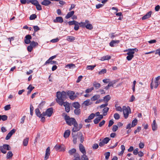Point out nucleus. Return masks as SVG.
I'll return each mask as SVG.
<instances>
[{
	"label": "nucleus",
	"mask_w": 160,
	"mask_h": 160,
	"mask_svg": "<svg viewBox=\"0 0 160 160\" xmlns=\"http://www.w3.org/2000/svg\"><path fill=\"white\" fill-rule=\"evenodd\" d=\"M56 97V102L59 105L62 106L63 103L65 102L64 101L67 98V93L64 91L61 92H57Z\"/></svg>",
	"instance_id": "f257e3e1"
},
{
	"label": "nucleus",
	"mask_w": 160,
	"mask_h": 160,
	"mask_svg": "<svg viewBox=\"0 0 160 160\" xmlns=\"http://www.w3.org/2000/svg\"><path fill=\"white\" fill-rule=\"evenodd\" d=\"M138 50L136 48L129 49L126 50L125 51H127L128 52L127 54L128 56L127 57V59L128 61H130L133 58V54L135 53V52H137Z\"/></svg>",
	"instance_id": "f03ea898"
},
{
	"label": "nucleus",
	"mask_w": 160,
	"mask_h": 160,
	"mask_svg": "<svg viewBox=\"0 0 160 160\" xmlns=\"http://www.w3.org/2000/svg\"><path fill=\"white\" fill-rule=\"evenodd\" d=\"M80 25V27L86 28L88 29L91 30L93 28L92 26L90 23L89 21L88 20H86L85 22H81Z\"/></svg>",
	"instance_id": "7ed1b4c3"
},
{
	"label": "nucleus",
	"mask_w": 160,
	"mask_h": 160,
	"mask_svg": "<svg viewBox=\"0 0 160 160\" xmlns=\"http://www.w3.org/2000/svg\"><path fill=\"white\" fill-rule=\"evenodd\" d=\"M65 119L67 123L69 126L73 125L76 121L74 118H70L67 115H66L64 116Z\"/></svg>",
	"instance_id": "20e7f679"
},
{
	"label": "nucleus",
	"mask_w": 160,
	"mask_h": 160,
	"mask_svg": "<svg viewBox=\"0 0 160 160\" xmlns=\"http://www.w3.org/2000/svg\"><path fill=\"white\" fill-rule=\"evenodd\" d=\"M122 109L124 117L126 119L128 118L129 113H131L130 108L128 106L126 107L123 106L122 107Z\"/></svg>",
	"instance_id": "39448f33"
},
{
	"label": "nucleus",
	"mask_w": 160,
	"mask_h": 160,
	"mask_svg": "<svg viewBox=\"0 0 160 160\" xmlns=\"http://www.w3.org/2000/svg\"><path fill=\"white\" fill-rule=\"evenodd\" d=\"M53 108H51L47 110L45 112L42 113V116H47L48 117H50L53 113Z\"/></svg>",
	"instance_id": "423d86ee"
},
{
	"label": "nucleus",
	"mask_w": 160,
	"mask_h": 160,
	"mask_svg": "<svg viewBox=\"0 0 160 160\" xmlns=\"http://www.w3.org/2000/svg\"><path fill=\"white\" fill-rule=\"evenodd\" d=\"M54 148L56 150H60V151L64 152L65 150V146L63 145H56L54 147Z\"/></svg>",
	"instance_id": "0eeeda50"
},
{
	"label": "nucleus",
	"mask_w": 160,
	"mask_h": 160,
	"mask_svg": "<svg viewBox=\"0 0 160 160\" xmlns=\"http://www.w3.org/2000/svg\"><path fill=\"white\" fill-rule=\"evenodd\" d=\"M32 39V37L30 35H27L25 38L24 42L27 44H28L31 42L30 40Z\"/></svg>",
	"instance_id": "6e6552de"
},
{
	"label": "nucleus",
	"mask_w": 160,
	"mask_h": 160,
	"mask_svg": "<svg viewBox=\"0 0 160 160\" xmlns=\"http://www.w3.org/2000/svg\"><path fill=\"white\" fill-rule=\"evenodd\" d=\"M152 80H152V82L151 84V88L152 89L154 86V88H156L158 86L159 83L158 81L155 80L154 84Z\"/></svg>",
	"instance_id": "1a4fd4ad"
},
{
	"label": "nucleus",
	"mask_w": 160,
	"mask_h": 160,
	"mask_svg": "<svg viewBox=\"0 0 160 160\" xmlns=\"http://www.w3.org/2000/svg\"><path fill=\"white\" fill-rule=\"evenodd\" d=\"M79 149L80 151L83 154H86V151L85 147L83 145L80 143L79 145Z\"/></svg>",
	"instance_id": "9d476101"
},
{
	"label": "nucleus",
	"mask_w": 160,
	"mask_h": 160,
	"mask_svg": "<svg viewBox=\"0 0 160 160\" xmlns=\"http://www.w3.org/2000/svg\"><path fill=\"white\" fill-rule=\"evenodd\" d=\"M74 126V127L72 130V132H76L79 131L78 123L76 122L72 125Z\"/></svg>",
	"instance_id": "9b49d317"
},
{
	"label": "nucleus",
	"mask_w": 160,
	"mask_h": 160,
	"mask_svg": "<svg viewBox=\"0 0 160 160\" xmlns=\"http://www.w3.org/2000/svg\"><path fill=\"white\" fill-rule=\"evenodd\" d=\"M62 105L65 107L66 111L67 112H69L70 110L69 103L67 102H65L63 103Z\"/></svg>",
	"instance_id": "f8f14e48"
},
{
	"label": "nucleus",
	"mask_w": 160,
	"mask_h": 160,
	"mask_svg": "<svg viewBox=\"0 0 160 160\" xmlns=\"http://www.w3.org/2000/svg\"><path fill=\"white\" fill-rule=\"evenodd\" d=\"M50 147H48L46 151V153L44 159L45 160H47L49 157L50 155Z\"/></svg>",
	"instance_id": "ddd939ff"
},
{
	"label": "nucleus",
	"mask_w": 160,
	"mask_h": 160,
	"mask_svg": "<svg viewBox=\"0 0 160 160\" xmlns=\"http://www.w3.org/2000/svg\"><path fill=\"white\" fill-rule=\"evenodd\" d=\"M152 13L151 11H150L148 12L142 18V20H145L149 18Z\"/></svg>",
	"instance_id": "4468645a"
},
{
	"label": "nucleus",
	"mask_w": 160,
	"mask_h": 160,
	"mask_svg": "<svg viewBox=\"0 0 160 160\" xmlns=\"http://www.w3.org/2000/svg\"><path fill=\"white\" fill-rule=\"evenodd\" d=\"M110 99L111 97L109 95H108L104 97L103 99H101V101H104V102H106V103H108V102Z\"/></svg>",
	"instance_id": "2eb2a0df"
},
{
	"label": "nucleus",
	"mask_w": 160,
	"mask_h": 160,
	"mask_svg": "<svg viewBox=\"0 0 160 160\" xmlns=\"http://www.w3.org/2000/svg\"><path fill=\"white\" fill-rule=\"evenodd\" d=\"M152 130L153 131H156L157 128V125L156 123V121L154 120L153 121L152 123Z\"/></svg>",
	"instance_id": "dca6fc26"
},
{
	"label": "nucleus",
	"mask_w": 160,
	"mask_h": 160,
	"mask_svg": "<svg viewBox=\"0 0 160 160\" xmlns=\"http://www.w3.org/2000/svg\"><path fill=\"white\" fill-rule=\"evenodd\" d=\"M34 88V87L32 86L31 84L29 85V86L27 88V89L29 90L27 92L28 95H29L31 93L32 91Z\"/></svg>",
	"instance_id": "f3484780"
},
{
	"label": "nucleus",
	"mask_w": 160,
	"mask_h": 160,
	"mask_svg": "<svg viewBox=\"0 0 160 160\" xmlns=\"http://www.w3.org/2000/svg\"><path fill=\"white\" fill-rule=\"evenodd\" d=\"M53 22H57L62 23L63 22V18L61 17H56V19L54 20Z\"/></svg>",
	"instance_id": "a211bd4d"
},
{
	"label": "nucleus",
	"mask_w": 160,
	"mask_h": 160,
	"mask_svg": "<svg viewBox=\"0 0 160 160\" xmlns=\"http://www.w3.org/2000/svg\"><path fill=\"white\" fill-rule=\"evenodd\" d=\"M119 42H120V41L118 40H112L110 43L109 45L110 46H111L112 47H114V44H118Z\"/></svg>",
	"instance_id": "6ab92c4d"
},
{
	"label": "nucleus",
	"mask_w": 160,
	"mask_h": 160,
	"mask_svg": "<svg viewBox=\"0 0 160 160\" xmlns=\"http://www.w3.org/2000/svg\"><path fill=\"white\" fill-rule=\"evenodd\" d=\"M72 105L73 107L76 109H79L80 107V105L78 102L73 103Z\"/></svg>",
	"instance_id": "aec40b11"
},
{
	"label": "nucleus",
	"mask_w": 160,
	"mask_h": 160,
	"mask_svg": "<svg viewBox=\"0 0 160 160\" xmlns=\"http://www.w3.org/2000/svg\"><path fill=\"white\" fill-rule=\"evenodd\" d=\"M74 13V11H72L69 12L66 16L65 18L66 19L69 18L73 15Z\"/></svg>",
	"instance_id": "412c9836"
},
{
	"label": "nucleus",
	"mask_w": 160,
	"mask_h": 160,
	"mask_svg": "<svg viewBox=\"0 0 160 160\" xmlns=\"http://www.w3.org/2000/svg\"><path fill=\"white\" fill-rule=\"evenodd\" d=\"M70 131L69 130H66L64 133V137L65 138H67L70 135Z\"/></svg>",
	"instance_id": "4be33fe9"
},
{
	"label": "nucleus",
	"mask_w": 160,
	"mask_h": 160,
	"mask_svg": "<svg viewBox=\"0 0 160 160\" xmlns=\"http://www.w3.org/2000/svg\"><path fill=\"white\" fill-rule=\"evenodd\" d=\"M51 3V1L49 0H47L45 1H43L41 2V4L42 5L45 6H48Z\"/></svg>",
	"instance_id": "5701e85b"
},
{
	"label": "nucleus",
	"mask_w": 160,
	"mask_h": 160,
	"mask_svg": "<svg viewBox=\"0 0 160 160\" xmlns=\"http://www.w3.org/2000/svg\"><path fill=\"white\" fill-rule=\"evenodd\" d=\"M93 86L95 87L96 89H98L100 87L101 84L99 83H97L96 82H94L93 83Z\"/></svg>",
	"instance_id": "b1692460"
},
{
	"label": "nucleus",
	"mask_w": 160,
	"mask_h": 160,
	"mask_svg": "<svg viewBox=\"0 0 160 160\" xmlns=\"http://www.w3.org/2000/svg\"><path fill=\"white\" fill-rule=\"evenodd\" d=\"M100 98L99 95H95L91 98V100L92 101H94Z\"/></svg>",
	"instance_id": "393cba45"
},
{
	"label": "nucleus",
	"mask_w": 160,
	"mask_h": 160,
	"mask_svg": "<svg viewBox=\"0 0 160 160\" xmlns=\"http://www.w3.org/2000/svg\"><path fill=\"white\" fill-rule=\"evenodd\" d=\"M35 113L37 116L39 117L42 116V113L41 114V112L38 108H37L35 109Z\"/></svg>",
	"instance_id": "a878e982"
},
{
	"label": "nucleus",
	"mask_w": 160,
	"mask_h": 160,
	"mask_svg": "<svg viewBox=\"0 0 160 160\" xmlns=\"http://www.w3.org/2000/svg\"><path fill=\"white\" fill-rule=\"evenodd\" d=\"M75 37L73 36H68L67 37V40L69 42H72L75 40Z\"/></svg>",
	"instance_id": "bb28decb"
},
{
	"label": "nucleus",
	"mask_w": 160,
	"mask_h": 160,
	"mask_svg": "<svg viewBox=\"0 0 160 160\" xmlns=\"http://www.w3.org/2000/svg\"><path fill=\"white\" fill-rule=\"evenodd\" d=\"M90 99H87L84 102L83 104L86 106H88L92 104V103L90 102Z\"/></svg>",
	"instance_id": "cd10ccee"
},
{
	"label": "nucleus",
	"mask_w": 160,
	"mask_h": 160,
	"mask_svg": "<svg viewBox=\"0 0 160 160\" xmlns=\"http://www.w3.org/2000/svg\"><path fill=\"white\" fill-rule=\"evenodd\" d=\"M109 109V108L108 107L105 108L103 109L102 112L103 116H105L107 114V112H108Z\"/></svg>",
	"instance_id": "c85d7f7f"
},
{
	"label": "nucleus",
	"mask_w": 160,
	"mask_h": 160,
	"mask_svg": "<svg viewBox=\"0 0 160 160\" xmlns=\"http://www.w3.org/2000/svg\"><path fill=\"white\" fill-rule=\"evenodd\" d=\"M8 117L6 115H0V121L2 120L3 121L7 120Z\"/></svg>",
	"instance_id": "c756f323"
},
{
	"label": "nucleus",
	"mask_w": 160,
	"mask_h": 160,
	"mask_svg": "<svg viewBox=\"0 0 160 160\" xmlns=\"http://www.w3.org/2000/svg\"><path fill=\"white\" fill-rule=\"evenodd\" d=\"M67 96L68 95L69 96V98L71 96H72L73 95L75 94V93L74 92L71 91H68L67 92Z\"/></svg>",
	"instance_id": "7c9ffc66"
},
{
	"label": "nucleus",
	"mask_w": 160,
	"mask_h": 160,
	"mask_svg": "<svg viewBox=\"0 0 160 160\" xmlns=\"http://www.w3.org/2000/svg\"><path fill=\"white\" fill-rule=\"evenodd\" d=\"M111 58V57L108 55L103 56L101 58V60L104 61L105 60H108Z\"/></svg>",
	"instance_id": "2f4dec72"
},
{
	"label": "nucleus",
	"mask_w": 160,
	"mask_h": 160,
	"mask_svg": "<svg viewBox=\"0 0 160 160\" xmlns=\"http://www.w3.org/2000/svg\"><path fill=\"white\" fill-rule=\"evenodd\" d=\"M79 136L80 137V142L81 143H82L84 140V137L82 134L81 132H79Z\"/></svg>",
	"instance_id": "473e14b6"
},
{
	"label": "nucleus",
	"mask_w": 160,
	"mask_h": 160,
	"mask_svg": "<svg viewBox=\"0 0 160 160\" xmlns=\"http://www.w3.org/2000/svg\"><path fill=\"white\" fill-rule=\"evenodd\" d=\"M138 120L135 119L133 120L132 122V127H135L137 123Z\"/></svg>",
	"instance_id": "72a5a7b5"
},
{
	"label": "nucleus",
	"mask_w": 160,
	"mask_h": 160,
	"mask_svg": "<svg viewBox=\"0 0 160 160\" xmlns=\"http://www.w3.org/2000/svg\"><path fill=\"white\" fill-rule=\"evenodd\" d=\"M28 138H26L24 140L23 142V143L24 146H26L27 145L28 143Z\"/></svg>",
	"instance_id": "f704fd0d"
},
{
	"label": "nucleus",
	"mask_w": 160,
	"mask_h": 160,
	"mask_svg": "<svg viewBox=\"0 0 160 160\" xmlns=\"http://www.w3.org/2000/svg\"><path fill=\"white\" fill-rule=\"evenodd\" d=\"M115 109L116 111H120L121 112H122V109L121 107L118 106V105L117 104L115 105Z\"/></svg>",
	"instance_id": "c9c22d12"
},
{
	"label": "nucleus",
	"mask_w": 160,
	"mask_h": 160,
	"mask_svg": "<svg viewBox=\"0 0 160 160\" xmlns=\"http://www.w3.org/2000/svg\"><path fill=\"white\" fill-rule=\"evenodd\" d=\"M76 152V150L75 148H73L70 150L68 151V153L70 155H72L73 153H75Z\"/></svg>",
	"instance_id": "e433bc0d"
},
{
	"label": "nucleus",
	"mask_w": 160,
	"mask_h": 160,
	"mask_svg": "<svg viewBox=\"0 0 160 160\" xmlns=\"http://www.w3.org/2000/svg\"><path fill=\"white\" fill-rule=\"evenodd\" d=\"M80 22L79 23L78 22V23L75 24L74 27V29L75 30L77 31L78 30L79 28V25L80 26Z\"/></svg>",
	"instance_id": "4c0bfd02"
},
{
	"label": "nucleus",
	"mask_w": 160,
	"mask_h": 160,
	"mask_svg": "<svg viewBox=\"0 0 160 160\" xmlns=\"http://www.w3.org/2000/svg\"><path fill=\"white\" fill-rule=\"evenodd\" d=\"M13 156V154L11 151H10L8 152L7 154V158L8 159L9 158H11Z\"/></svg>",
	"instance_id": "58836bf2"
},
{
	"label": "nucleus",
	"mask_w": 160,
	"mask_h": 160,
	"mask_svg": "<svg viewBox=\"0 0 160 160\" xmlns=\"http://www.w3.org/2000/svg\"><path fill=\"white\" fill-rule=\"evenodd\" d=\"M80 109H76L74 110V113L75 114L79 115L80 112Z\"/></svg>",
	"instance_id": "ea45409f"
},
{
	"label": "nucleus",
	"mask_w": 160,
	"mask_h": 160,
	"mask_svg": "<svg viewBox=\"0 0 160 160\" xmlns=\"http://www.w3.org/2000/svg\"><path fill=\"white\" fill-rule=\"evenodd\" d=\"M117 82L116 80L112 81L110 82L108 84V86H109L110 87L111 86H113V84L116 83V82Z\"/></svg>",
	"instance_id": "a19ab883"
},
{
	"label": "nucleus",
	"mask_w": 160,
	"mask_h": 160,
	"mask_svg": "<svg viewBox=\"0 0 160 160\" xmlns=\"http://www.w3.org/2000/svg\"><path fill=\"white\" fill-rule=\"evenodd\" d=\"M68 23L69 25H75L76 23H78V22L73 20L72 21L68 22Z\"/></svg>",
	"instance_id": "79ce46f5"
},
{
	"label": "nucleus",
	"mask_w": 160,
	"mask_h": 160,
	"mask_svg": "<svg viewBox=\"0 0 160 160\" xmlns=\"http://www.w3.org/2000/svg\"><path fill=\"white\" fill-rule=\"evenodd\" d=\"M30 43V45L33 48L38 45V43L37 42H36L34 41H32Z\"/></svg>",
	"instance_id": "37998d69"
},
{
	"label": "nucleus",
	"mask_w": 160,
	"mask_h": 160,
	"mask_svg": "<svg viewBox=\"0 0 160 160\" xmlns=\"http://www.w3.org/2000/svg\"><path fill=\"white\" fill-rule=\"evenodd\" d=\"M96 67V65H88L87 66V69L92 70Z\"/></svg>",
	"instance_id": "c03bdc74"
},
{
	"label": "nucleus",
	"mask_w": 160,
	"mask_h": 160,
	"mask_svg": "<svg viewBox=\"0 0 160 160\" xmlns=\"http://www.w3.org/2000/svg\"><path fill=\"white\" fill-rule=\"evenodd\" d=\"M74 157L75 158V160H81L80 155L78 153H76Z\"/></svg>",
	"instance_id": "a18cd8bd"
},
{
	"label": "nucleus",
	"mask_w": 160,
	"mask_h": 160,
	"mask_svg": "<svg viewBox=\"0 0 160 160\" xmlns=\"http://www.w3.org/2000/svg\"><path fill=\"white\" fill-rule=\"evenodd\" d=\"M86 154H83L81 157L82 160H88V157L86 155Z\"/></svg>",
	"instance_id": "49530a36"
},
{
	"label": "nucleus",
	"mask_w": 160,
	"mask_h": 160,
	"mask_svg": "<svg viewBox=\"0 0 160 160\" xmlns=\"http://www.w3.org/2000/svg\"><path fill=\"white\" fill-rule=\"evenodd\" d=\"M109 140L110 139L106 137L102 141L105 144L109 142Z\"/></svg>",
	"instance_id": "de8ad7c7"
},
{
	"label": "nucleus",
	"mask_w": 160,
	"mask_h": 160,
	"mask_svg": "<svg viewBox=\"0 0 160 160\" xmlns=\"http://www.w3.org/2000/svg\"><path fill=\"white\" fill-rule=\"evenodd\" d=\"M114 117L115 119L118 120L120 118V115L118 113H115L114 115Z\"/></svg>",
	"instance_id": "09e8293b"
},
{
	"label": "nucleus",
	"mask_w": 160,
	"mask_h": 160,
	"mask_svg": "<svg viewBox=\"0 0 160 160\" xmlns=\"http://www.w3.org/2000/svg\"><path fill=\"white\" fill-rule=\"evenodd\" d=\"M110 152H107L105 153V159L106 160L108 159L109 158L110 156Z\"/></svg>",
	"instance_id": "8fccbe9b"
},
{
	"label": "nucleus",
	"mask_w": 160,
	"mask_h": 160,
	"mask_svg": "<svg viewBox=\"0 0 160 160\" xmlns=\"http://www.w3.org/2000/svg\"><path fill=\"white\" fill-rule=\"evenodd\" d=\"M37 18V16L35 14H33L31 15L29 18L30 20H33Z\"/></svg>",
	"instance_id": "3c124183"
},
{
	"label": "nucleus",
	"mask_w": 160,
	"mask_h": 160,
	"mask_svg": "<svg viewBox=\"0 0 160 160\" xmlns=\"http://www.w3.org/2000/svg\"><path fill=\"white\" fill-rule=\"evenodd\" d=\"M118 127L116 125H114L113 126L112 130L113 132H115L118 130Z\"/></svg>",
	"instance_id": "603ef678"
},
{
	"label": "nucleus",
	"mask_w": 160,
	"mask_h": 160,
	"mask_svg": "<svg viewBox=\"0 0 160 160\" xmlns=\"http://www.w3.org/2000/svg\"><path fill=\"white\" fill-rule=\"evenodd\" d=\"M106 70L105 69H102L101 71H99L98 72V74H104V73H106Z\"/></svg>",
	"instance_id": "864d4df0"
},
{
	"label": "nucleus",
	"mask_w": 160,
	"mask_h": 160,
	"mask_svg": "<svg viewBox=\"0 0 160 160\" xmlns=\"http://www.w3.org/2000/svg\"><path fill=\"white\" fill-rule=\"evenodd\" d=\"M36 7L37 9L38 10H42V8L41 6L39 4V3H38L37 5L35 6Z\"/></svg>",
	"instance_id": "5fc2aeb1"
},
{
	"label": "nucleus",
	"mask_w": 160,
	"mask_h": 160,
	"mask_svg": "<svg viewBox=\"0 0 160 160\" xmlns=\"http://www.w3.org/2000/svg\"><path fill=\"white\" fill-rule=\"evenodd\" d=\"M100 121V120L97 117L93 120V122L95 124H98Z\"/></svg>",
	"instance_id": "6e6d98bb"
},
{
	"label": "nucleus",
	"mask_w": 160,
	"mask_h": 160,
	"mask_svg": "<svg viewBox=\"0 0 160 160\" xmlns=\"http://www.w3.org/2000/svg\"><path fill=\"white\" fill-rule=\"evenodd\" d=\"M95 116V114L93 113H92L88 117V118L91 120Z\"/></svg>",
	"instance_id": "4d7b16f0"
},
{
	"label": "nucleus",
	"mask_w": 160,
	"mask_h": 160,
	"mask_svg": "<svg viewBox=\"0 0 160 160\" xmlns=\"http://www.w3.org/2000/svg\"><path fill=\"white\" fill-rule=\"evenodd\" d=\"M11 107L10 104L6 105L4 107V110L6 111L10 109Z\"/></svg>",
	"instance_id": "13d9d810"
},
{
	"label": "nucleus",
	"mask_w": 160,
	"mask_h": 160,
	"mask_svg": "<svg viewBox=\"0 0 160 160\" xmlns=\"http://www.w3.org/2000/svg\"><path fill=\"white\" fill-rule=\"evenodd\" d=\"M35 32H37L40 30L39 27L37 26H34L33 27Z\"/></svg>",
	"instance_id": "bf43d9fd"
},
{
	"label": "nucleus",
	"mask_w": 160,
	"mask_h": 160,
	"mask_svg": "<svg viewBox=\"0 0 160 160\" xmlns=\"http://www.w3.org/2000/svg\"><path fill=\"white\" fill-rule=\"evenodd\" d=\"M45 103V102H42L39 104V105L38 106V108H42V107H43V106L44 105Z\"/></svg>",
	"instance_id": "052dcab7"
},
{
	"label": "nucleus",
	"mask_w": 160,
	"mask_h": 160,
	"mask_svg": "<svg viewBox=\"0 0 160 160\" xmlns=\"http://www.w3.org/2000/svg\"><path fill=\"white\" fill-rule=\"evenodd\" d=\"M105 122V121L104 120L102 121L99 124V126L100 127H102L103 125Z\"/></svg>",
	"instance_id": "680f3d73"
},
{
	"label": "nucleus",
	"mask_w": 160,
	"mask_h": 160,
	"mask_svg": "<svg viewBox=\"0 0 160 160\" xmlns=\"http://www.w3.org/2000/svg\"><path fill=\"white\" fill-rule=\"evenodd\" d=\"M93 89V88H90L87 89L85 91L86 93H88L91 92Z\"/></svg>",
	"instance_id": "e2e57ef3"
},
{
	"label": "nucleus",
	"mask_w": 160,
	"mask_h": 160,
	"mask_svg": "<svg viewBox=\"0 0 160 160\" xmlns=\"http://www.w3.org/2000/svg\"><path fill=\"white\" fill-rule=\"evenodd\" d=\"M66 66L69 67V68L72 67L75 68V64H68Z\"/></svg>",
	"instance_id": "0e129e2a"
},
{
	"label": "nucleus",
	"mask_w": 160,
	"mask_h": 160,
	"mask_svg": "<svg viewBox=\"0 0 160 160\" xmlns=\"http://www.w3.org/2000/svg\"><path fill=\"white\" fill-rule=\"evenodd\" d=\"M76 95H75V94L72 95L69 98L71 100H74L76 98Z\"/></svg>",
	"instance_id": "69168bd1"
},
{
	"label": "nucleus",
	"mask_w": 160,
	"mask_h": 160,
	"mask_svg": "<svg viewBox=\"0 0 160 160\" xmlns=\"http://www.w3.org/2000/svg\"><path fill=\"white\" fill-rule=\"evenodd\" d=\"M33 47L31 46L30 45L28 46L27 47V50L29 52H31L32 49Z\"/></svg>",
	"instance_id": "338daca9"
},
{
	"label": "nucleus",
	"mask_w": 160,
	"mask_h": 160,
	"mask_svg": "<svg viewBox=\"0 0 160 160\" xmlns=\"http://www.w3.org/2000/svg\"><path fill=\"white\" fill-rule=\"evenodd\" d=\"M39 3L38 1L37 0H33L32 4L36 6Z\"/></svg>",
	"instance_id": "774afa93"
}]
</instances>
